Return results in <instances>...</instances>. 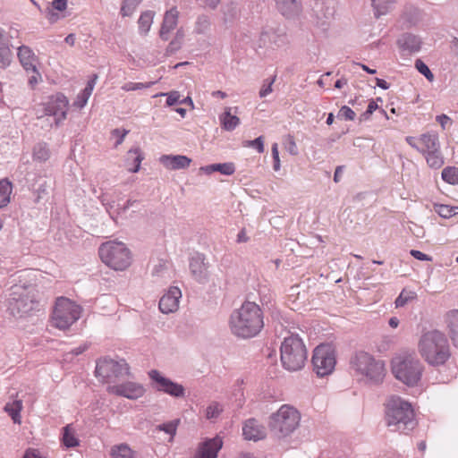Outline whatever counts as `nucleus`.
Listing matches in <instances>:
<instances>
[{
  "label": "nucleus",
  "mask_w": 458,
  "mask_h": 458,
  "mask_svg": "<svg viewBox=\"0 0 458 458\" xmlns=\"http://www.w3.org/2000/svg\"><path fill=\"white\" fill-rule=\"evenodd\" d=\"M263 311L254 301H246L229 318V328L239 338L256 336L264 327Z\"/></svg>",
  "instance_id": "f257e3e1"
},
{
  "label": "nucleus",
  "mask_w": 458,
  "mask_h": 458,
  "mask_svg": "<svg viewBox=\"0 0 458 458\" xmlns=\"http://www.w3.org/2000/svg\"><path fill=\"white\" fill-rule=\"evenodd\" d=\"M351 374L360 382L377 385L386 376L385 362L376 359L372 354L360 351L350 359Z\"/></svg>",
  "instance_id": "f03ea898"
},
{
  "label": "nucleus",
  "mask_w": 458,
  "mask_h": 458,
  "mask_svg": "<svg viewBox=\"0 0 458 458\" xmlns=\"http://www.w3.org/2000/svg\"><path fill=\"white\" fill-rule=\"evenodd\" d=\"M418 351L432 366L443 365L451 355L448 340L439 330L424 332L419 340Z\"/></svg>",
  "instance_id": "7ed1b4c3"
},
{
  "label": "nucleus",
  "mask_w": 458,
  "mask_h": 458,
  "mask_svg": "<svg viewBox=\"0 0 458 458\" xmlns=\"http://www.w3.org/2000/svg\"><path fill=\"white\" fill-rule=\"evenodd\" d=\"M386 420L392 431L406 433L417 426L411 404L399 396H391L386 407Z\"/></svg>",
  "instance_id": "20e7f679"
},
{
  "label": "nucleus",
  "mask_w": 458,
  "mask_h": 458,
  "mask_svg": "<svg viewBox=\"0 0 458 458\" xmlns=\"http://www.w3.org/2000/svg\"><path fill=\"white\" fill-rule=\"evenodd\" d=\"M301 413L292 405L283 404L268 419V428L276 438L291 436L300 426Z\"/></svg>",
  "instance_id": "39448f33"
},
{
  "label": "nucleus",
  "mask_w": 458,
  "mask_h": 458,
  "mask_svg": "<svg viewBox=\"0 0 458 458\" xmlns=\"http://www.w3.org/2000/svg\"><path fill=\"white\" fill-rule=\"evenodd\" d=\"M280 352L282 365L289 371L301 369L307 360V349L297 335H291L284 339Z\"/></svg>",
  "instance_id": "423d86ee"
},
{
  "label": "nucleus",
  "mask_w": 458,
  "mask_h": 458,
  "mask_svg": "<svg viewBox=\"0 0 458 458\" xmlns=\"http://www.w3.org/2000/svg\"><path fill=\"white\" fill-rule=\"evenodd\" d=\"M423 365L413 354H401L392 360V372L399 381L413 386L420 380Z\"/></svg>",
  "instance_id": "0eeeda50"
},
{
  "label": "nucleus",
  "mask_w": 458,
  "mask_h": 458,
  "mask_svg": "<svg viewBox=\"0 0 458 458\" xmlns=\"http://www.w3.org/2000/svg\"><path fill=\"white\" fill-rule=\"evenodd\" d=\"M101 260L114 270H124L131 264V252L122 242L110 241L99 247Z\"/></svg>",
  "instance_id": "6e6552de"
},
{
  "label": "nucleus",
  "mask_w": 458,
  "mask_h": 458,
  "mask_svg": "<svg viewBox=\"0 0 458 458\" xmlns=\"http://www.w3.org/2000/svg\"><path fill=\"white\" fill-rule=\"evenodd\" d=\"M81 308L65 297H59L52 314V323L56 328L65 330L81 317Z\"/></svg>",
  "instance_id": "1a4fd4ad"
},
{
  "label": "nucleus",
  "mask_w": 458,
  "mask_h": 458,
  "mask_svg": "<svg viewBox=\"0 0 458 458\" xmlns=\"http://www.w3.org/2000/svg\"><path fill=\"white\" fill-rule=\"evenodd\" d=\"M13 295L17 296L13 298V301L10 304L13 313L16 312L21 317L32 311L39 310L41 298L35 287L30 286L22 289L18 287L13 292Z\"/></svg>",
  "instance_id": "9d476101"
},
{
  "label": "nucleus",
  "mask_w": 458,
  "mask_h": 458,
  "mask_svg": "<svg viewBox=\"0 0 458 458\" xmlns=\"http://www.w3.org/2000/svg\"><path fill=\"white\" fill-rule=\"evenodd\" d=\"M96 377L101 378L103 382H109L114 379L130 375V367L125 360H114L103 358L97 361Z\"/></svg>",
  "instance_id": "9b49d317"
},
{
  "label": "nucleus",
  "mask_w": 458,
  "mask_h": 458,
  "mask_svg": "<svg viewBox=\"0 0 458 458\" xmlns=\"http://www.w3.org/2000/svg\"><path fill=\"white\" fill-rule=\"evenodd\" d=\"M335 349L330 344H320L313 352L312 365L314 372L320 377L330 375L335 367Z\"/></svg>",
  "instance_id": "f8f14e48"
},
{
  "label": "nucleus",
  "mask_w": 458,
  "mask_h": 458,
  "mask_svg": "<svg viewBox=\"0 0 458 458\" xmlns=\"http://www.w3.org/2000/svg\"><path fill=\"white\" fill-rule=\"evenodd\" d=\"M149 378L156 383V389L164 392L174 397H183L185 389L182 385L175 383L161 375L157 369H152L148 372Z\"/></svg>",
  "instance_id": "ddd939ff"
},
{
  "label": "nucleus",
  "mask_w": 458,
  "mask_h": 458,
  "mask_svg": "<svg viewBox=\"0 0 458 458\" xmlns=\"http://www.w3.org/2000/svg\"><path fill=\"white\" fill-rule=\"evenodd\" d=\"M106 390L109 394L123 396L131 400L138 399L145 393V389L141 384L131 381L119 385L108 386Z\"/></svg>",
  "instance_id": "4468645a"
},
{
  "label": "nucleus",
  "mask_w": 458,
  "mask_h": 458,
  "mask_svg": "<svg viewBox=\"0 0 458 458\" xmlns=\"http://www.w3.org/2000/svg\"><path fill=\"white\" fill-rule=\"evenodd\" d=\"M182 292L178 287H170L165 294L159 301V310L162 313L168 314L174 312L179 308V301Z\"/></svg>",
  "instance_id": "2eb2a0df"
},
{
  "label": "nucleus",
  "mask_w": 458,
  "mask_h": 458,
  "mask_svg": "<svg viewBox=\"0 0 458 458\" xmlns=\"http://www.w3.org/2000/svg\"><path fill=\"white\" fill-rule=\"evenodd\" d=\"M190 271L197 282L200 284L208 282V265L205 263V257L203 254H197L191 259Z\"/></svg>",
  "instance_id": "dca6fc26"
},
{
  "label": "nucleus",
  "mask_w": 458,
  "mask_h": 458,
  "mask_svg": "<svg viewBox=\"0 0 458 458\" xmlns=\"http://www.w3.org/2000/svg\"><path fill=\"white\" fill-rule=\"evenodd\" d=\"M276 10L285 18L293 19L302 13L301 0H274Z\"/></svg>",
  "instance_id": "f3484780"
},
{
  "label": "nucleus",
  "mask_w": 458,
  "mask_h": 458,
  "mask_svg": "<svg viewBox=\"0 0 458 458\" xmlns=\"http://www.w3.org/2000/svg\"><path fill=\"white\" fill-rule=\"evenodd\" d=\"M242 435L246 440L259 441L266 437L267 432L263 425L255 419H249L242 427Z\"/></svg>",
  "instance_id": "a211bd4d"
},
{
  "label": "nucleus",
  "mask_w": 458,
  "mask_h": 458,
  "mask_svg": "<svg viewBox=\"0 0 458 458\" xmlns=\"http://www.w3.org/2000/svg\"><path fill=\"white\" fill-rule=\"evenodd\" d=\"M179 12L175 7L166 11L161 28L159 30V37L162 40L167 41L170 38V33L177 27Z\"/></svg>",
  "instance_id": "6ab92c4d"
},
{
  "label": "nucleus",
  "mask_w": 458,
  "mask_h": 458,
  "mask_svg": "<svg viewBox=\"0 0 458 458\" xmlns=\"http://www.w3.org/2000/svg\"><path fill=\"white\" fill-rule=\"evenodd\" d=\"M68 104V99L64 94L53 95L46 104L45 114H66Z\"/></svg>",
  "instance_id": "aec40b11"
},
{
  "label": "nucleus",
  "mask_w": 458,
  "mask_h": 458,
  "mask_svg": "<svg viewBox=\"0 0 458 458\" xmlns=\"http://www.w3.org/2000/svg\"><path fill=\"white\" fill-rule=\"evenodd\" d=\"M160 163L168 170H181L188 168L192 160L184 155H163Z\"/></svg>",
  "instance_id": "412c9836"
},
{
  "label": "nucleus",
  "mask_w": 458,
  "mask_h": 458,
  "mask_svg": "<svg viewBox=\"0 0 458 458\" xmlns=\"http://www.w3.org/2000/svg\"><path fill=\"white\" fill-rule=\"evenodd\" d=\"M17 55L26 72H36L37 57L30 47L27 46L19 47Z\"/></svg>",
  "instance_id": "4be33fe9"
},
{
  "label": "nucleus",
  "mask_w": 458,
  "mask_h": 458,
  "mask_svg": "<svg viewBox=\"0 0 458 458\" xmlns=\"http://www.w3.org/2000/svg\"><path fill=\"white\" fill-rule=\"evenodd\" d=\"M397 45L403 50L418 52L420 49L421 41L419 37L411 33H405L398 38Z\"/></svg>",
  "instance_id": "5701e85b"
},
{
  "label": "nucleus",
  "mask_w": 458,
  "mask_h": 458,
  "mask_svg": "<svg viewBox=\"0 0 458 458\" xmlns=\"http://www.w3.org/2000/svg\"><path fill=\"white\" fill-rule=\"evenodd\" d=\"M97 80L98 75L94 74L92 78L88 81L86 87L78 94L76 99L72 103V106L81 109L87 104L89 97L92 94Z\"/></svg>",
  "instance_id": "b1692460"
},
{
  "label": "nucleus",
  "mask_w": 458,
  "mask_h": 458,
  "mask_svg": "<svg viewBox=\"0 0 458 458\" xmlns=\"http://www.w3.org/2000/svg\"><path fill=\"white\" fill-rule=\"evenodd\" d=\"M419 140L421 143L420 152L423 155L430 152V150H437V148H440L438 137L435 133L422 134Z\"/></svg>",
  "instance_id": "393cba45"
},
{
  "label": "nucleus",
  "mask_w": 458,
  "mask_h": 458,
  "mask_svg": "<svg viewBox=\"0 0 458 458\" xmlns=\"http://www.w3.org/2000/svg\"><path fill=\"white\" fill-rule=\"evenodd\" d=\"M395 0H371L374 16L378 19L390 13L395 4Z\"/></svg>",
  "instance_id": "a878e982"
},
{
  "label": "nucleus",
  "mask_w": 458,
  "mask_h": 458,
  "mask_svg": "<svg viewBox=\"0 0 458 458\" xmlns=\"http://www.w3.org/2000/svg\"><path fill=\"white\" fill-rule=\"evenodd\" d=\"M12 53L8 40L5 38L4 30L0 28V67L10 64Z\"/></svg>",
  "instance_id": "bb28decb"
},
{
  "label": "nucleus",
  "mask_w": 458,
  "mask_h": 458,
  "mask_svg": "<svg viewBox=\"0 0 458 458\" xmlns=\"http://www.w3.org/2000/svg\"><path fill=\"white\" fill-rule=\"evenodd\" d=\"M281 38L273 30L262 31L258 41L259 47H270L271 45L280 46Z\"/></svg>",
  "instance_id": "cd10ccee"
},
{
  "label": "nucleus",
  "mask_w": 458,
  "mask_h": 458,
  "mask_svg": "<svg viewBox=\"0 0 458 458\" xmlns=\"http://www.w3.org/2000/svg\"><path fill=\"white\" fill-rule=\"evenodd\" d=\"M155 13L153 11L143 12L138 21L140 34L146 36L153 23Z\"/></svg>",
  "instance_id": "c85d7f7f"
},
{
  "label": "nucleus",
  "mask_w": 458,
  "mask_h": 458,
  "mask_svg": "<svg viewBox=\"0 0 458 458\" xmlns=\"http://www.w3.org/2000/svg\"><path fill=\"white\" fill-rule=\"evenodd\" d=\"M51 4L52 7H47L45 13L49 21L54 23L59 19L58 14L54 11H64L67 8V0H53Z\"/></svg>",
  "instance_id": "c756f323"
},
{
  "label": "nucleus",
  "mask_w": 458,
  "mask_h": 458,
  "mask_svg": "<svg viewBox=\"0 0 458 458\" xmlns=\"http://www.w3.org/2000/svg\"><path fill=\"white\" fill-rule=\"evenodd\" d=\"M450 335L454 344L458 346V310L451 311L447 317Z\"/></svg>",
  "instance_id": "7c9ffc66"
},
{
  "label": "nucleus",
  "mask_w": 458,
  "mask_h": 458,
  "mask_svg": "<svg viewBox=\"0 0 458 458\" xmlns=\"http://www.w3.org/2000/svg\"><path fill=\"white\" fill-rule=\"evenodd\" d=\"M427 164L434 169H438L444 165V157L440 151V148L437 150H430V152L424 154Z\"/></svg>",
  "instance_id": "2f4dec72"
},
{
  "label": "nucleus",
  "mask_w": 458,
  "mask_h": 458,
  "mask_svg": "<svg viewBox=\"0 0 458 458\" xmlns=\"http://www.w3.org/2000/svg\"><path fill=\"white\" fill-rule=\"evenodd\" d=\"M112 458H134V452L127 444L114 445L111 449Z\"/></svg>",
  "instance_id": "473e14b6"
},
{
  "label": "nucleus",
  "mask_w": 458,
  "mask_h": 458,
  "mask_svg": "<svg viewBox=\"0 0 458 458\" xmlns=\"http://www.w3.org/2000/svg\"><path fill=\"white\" fill-rule=\"evenodd\" d=\"M12 183L7 179L0 180V208L10 202Z\"/></svg>",
  "instance_id": "72a5a7b5"
},
{
  "label": "nucleus",
  "mask_w": 458,
  "mask_h": 458,
  "mask_svg": "<svg viewBox=\"0 0 458 458\" xmlns=\"http://www.w3.org/2000/svg\"><path fill=\"white\" fill-rule=\"evenodd\" d=\"M133 158V166H130L128 165V171L131 173H137L140 168L141 161L143 160V156L139 148L130 149L127 153V161L130 158Z\"/></svg>",
  "instance_id": "f704fd0d"
},
{
  "label": "nucleus",
  "mask_w": 458,
  "mask_h": 458,
  "mask_svg": "<svg viewBox=\"0 0 458 458\" xmlns=\"http://www.w3.org/2000/svg\"><path fill=\"white\" fill-rule=\"evenodd\" d=\"M22 408L21 401H14L13 403H8L4 406V411L12 417L14 423L21 422V415L20 412Z\"/></svg>",
  "instance_id": "c9c22d12"
},
{
  "label": "nucleus",
  "mask_w": 458,
  "mask_h": 458,
  "mask_svg": "<svg viewBox=\"0 0 458 458\" xmlns=\"http://www.w3.org/2000/svg\"><path fill=\"white\" fill-rule=\"evenodd\" d=\"M50 157V150L46 143H38L33 148V159L45 162Z\"/></svg>",
  "instance_id": "e433bc0d"
},
{
  "label": "nucleus",
  "mask_w": 458,
  "mask_h": 458,
  "mask_svg": "<svg viewBox=\"0 0 458 458\" xmlns=\"http://www.w3.org/2000/svg\"><path fill=\"white\" fill-rule=\"evenodd\" d=\"M63 443L68 448L79 445V440L75 436V432L69 425L64 428Z\"/></svg>",
  "instance_id": "4c0bfd02"
},
{
  "label": "nucleus",
  "mask_w": 458,
  "mask_h": 458,
  "mask_svg": "<svg viewBox=\"0 0 458 458\" xmlns=\"http://www.w3.org/2000/svg\"><path fill=\"white\" fill-rule=\"evenodd\" d=\"M442 179L449 184H458V168L447 166L442 171Z\"/></svg>",
  "instance_id": "58836bf2"
},
{
  "label": "nucleus",
  "mask_w": 458,
  "mask_h": 458,
  "mask_svg": "<svg viewBox=\"0 0 458 458\" xmlns=\"http://www.w3.org/2000/svg\"><path fill=\"white\" fill-rule=\"evenodd\" d=\"M142 0H123L121 14L123 17L131 16Z\"/></svg>",
  "instance_id": "ea45409f"
},
{
  "label": "nucleus",
  "mask_w": 458,
  "mask_h": 458,
  "mask_svg": "<svg viewBox=\"0 0 458 458\" xmlns=\"http://www.w3.org/2000/svg\"><path fill=\"white\" fill-rule=\"evenodd\" d=\"M210 28V20L206 15H201L197 19L195 24V32L197 34H205Z\"/></svg>",
  "instance_id": "a19ab883"
},
{
  "label": "nucleus",
  "mask_w": 458,
  "mask_h": 458,
  "mask_svg": "<svg viewBox=\"0 0 458 458\" xmlns=\"http://www.w3.org/2000/svg\"><path fill=\"white\" fill-rule=\"evenodd\" d=\"M240 123L239 116H222L221 125L225 131L234 130Z\"/></svg>",
  "instance_id": "79ce46f5"
},
{
  "label": "nucleus",
  "mask_w": 458,
  "mask_h": 458,
  "mask_svg": "<svg viewBox=\"0 0 458 458\" xmlns=\"http://www.w3.org/2000/svg\"><path fill=\"white\" fill-rule=\"evenodd\" d=\"M222 411V406L218 403L213 402L206 409V418L208 420L216 419Z\"/></svg>",
  "instance_id": "37998d69"
},
{
  "label": "nucleus",
  "mask_w": 458,
  "mask_h": 458,
  "mask_svg": "<svg viewBox=\"0 0 458 458\" xmlns=\"http://www.w3.org/2000/svg\"><path fill=\"white\" fill-rule=\"evenodd\" d=\"M216 172H219L225 175H232L235 172V166L233 163H222L215 164Z\"/></svg>",
  "instance_id": "c03bdc74"
},
{
  "label": "nucleus",
  "mask_w": 458,
  "mask_h": 458,
  "mask_svg": "<svg viewBox=\"0 0 458 458\" xmlns=\"http://www.w3.org/2000/svg\"><path fill=\"white\" fill-rule=\"evenodd\" d=\"M414 298V293L405 292L404 290L396 298L394 304L396 308L403 307L409 301Z\"/></svg>",
  "instance_id": "a18cd8bd"
},
{
  "label": "nucleus",
  "mask_w": 458,
  "mask_h": 458,
  "mask_svg": "<svg viewBox=\"0 0 458 458\" xmlns=\"http://www.w3.org/2000/svg\"><path fill=\"white\" fill-rule=\"evenodd\" d=\"M435 211L444 218H450L453 216L452 212L454 210L453 209L452 206L449 205H444V204H436L434 206Z\"/></svg>",
  "instance_id": "49530a36"
},
{
  "label": "nucleus",
  "mask_w": 458,
  "mask_h": 458,
  "mask_svg": "<svg viewBox=\"0 0 458 458\" xmlns=\"http://www.w3.org/2000/svg\"><path fill=\"white\" fill-rule=\"evenodd\" d=\"M177 421H169L157 426V429L164 431L173 437L176 434Z\"/></svg>",
  "instance_id": "de8ad7c7"
},
{
  "label": "nucleus",
  "mask_w": 458,
  "mask_h": 458,
  "mask_svg": "<svg viewBox=\"0 0 458 458\" xmlns=\"http://www.w3.org/2000/svg\"><path fill=\"white\" fill-rule=\"evenodd\" d=\"M284 145L285 149L293 156H296L298 154V148L296 146L294 138L288 134L285 136L284 140Z\"/></svg>",
  "instance_id": "09e8293b"
},
{
  "label": "nucleus",
  "mask_w": 458,
  "mask_h": 458,
  "mask_svg": "<svg viewBox=\"0 0 458 458\" xmlns=\"http://www.w3.org/2000/svg\"><path fill=\"white\" fill-rule=\"evenodd\" d=\"M415 67L428 80H429V81L433 80L434 75L431 72V71L429 70V68L428 67V65L424 62H422L420 59H417L416 62H415Z\"/></svg>",
  "instance_id": "8fccbe9b"
},
{
  "label": "nucleus",
  "mask_w": 458,
  "mask_h": 458,
  "mask_svg": "<svg viewBox=\"0 0 458 458\" xmlns=\"http://www.w3.org/2000/svg\"><path fill=\"white\" fill-rule=\"evenodd\" d=\"M244 147H250L257 149L259 153L264 152V140L262 136L256 138L253 140H248L244 143Z\"/></svg>",
  "instance_id": "3c124183"
},
{
  "label": "nucleus",
  "mask_w": 458,
  "mask_h": 458,
  "mask_svg": "<svg viewBox=\"0 0 458 458\" xmlns=\"http://www.w3.org/2000/svg\"><path fill=\"white\" fill-rule=\"evenodd\" d=\"M153 83H141V82H127L122 89L125 91L138 90L142 89L149 88Z\"/></svg>",
  "instance_id": "603ef678"
},
{
  "label": "nucleus",
  "mask_w": 458,
  "mask_h": 458,
  "mask_svg": "<svg viewBox=\"0 0 458 458\" xmlns=\"http://www.w3.org/2000/svg\"><path fill=\"white\" fill-rule=\"evenodd\" d=\"M129 130L125 129H114L111 131V135L113 137H116V142L114 144V147L117 148L120 144L123 143L124 137L128 134Z\"/></svg>",
  "instance_id": "864d4df0"
},
{
  "label": "nucleus",
  "mask_w": 458,
  "mask_h": 458,
  "mask_svg": "<svg viewBox=\"0 0 458 458\" xmlns=\"http://www.w3.org/2000/svg\"><path fill=\"white\" fill-rule=\"evenodd\" d=\"M275 81V78L271 80H265L264 83L259 90V97L260 98H266L267 95H269L272 92V85Z\"/></svg>",
  "instance_id": "5fc2aeb1"
},
{
  "label": "nucleus",
  "mask_w": 458,
  "mask_h": 458,
  "mask_svg": "<svg viewBox=\"0 0 458 458\" xmlns=\"http://www.w3.org/2000/svg\"><path fill=\"white\" fill-rule=\"evenodd\" d=\"M87 349H88V344H85L80 345V346L72 349L71 352H66L64 354V360H71L73 358V356H77V355L81 354Z\"/></svg>",
  "instance_id": "6e6d98bb"
},
{
  "label": "nucleus",
  "mask_w": 458,
  "mask_h": 458,
  "mask_svg": "<svg viewBox=\"0 0 458 458\" xmlns=\"http://www.w3.org/2000/svg\"><path fill=\"white\" fill-rule=\"evenodd\" d=\"M163 95L167 96V98H166L167 106H171L175 104H180L181 95L178 91H171L169 93L163 94Z\"/></svg>",
  "instance_id": "4d7b16f0"
},
{
  "label": "nucleus",
  "mask_w": 458,
  "mask_h": 458,
  "mask_svg": "<svg viewBox=\"0 0 458 458\" xmlns=\"http://www.w3.org/2000/svg\"><path fill=\"white\" fill-rule=\"evenodd\" d=\"M272 157L274 160L273 168L275 171H278L280 169V158L278 153V145L277 143H274L272 145Z\"/></svg>",
  "instance_id": "13d9d810"
},
{
  "label": "nucleus",
  "mask_w": 458,
  "mask_h": 458,
  "mask_svg": "<svg viewBox=\"0 0 458 458\" xmlns=\"http://www.w3.org/2000/svg\"><path fill=\"white\" fill-rule=\"evenodd\" d=\"M410 254L416 259L418 260H422V261H431L432 260V258L420 250H411L410 251Z\"/></svg>",
  "instance_id": "bf43d9fd"
},
{
  "label": "nucleus",
  "mask_w": 458,
  "mask_h": 458,
  "mask_svg": "<svg viewBox=\"0 0 458 458\" xmlns=\"http://www.w3.org/2000/svg\"><path fill=\"white\" fill-rule=\"evenodd\" d=\"M366 101V109L362 113V114H372L378 108V106L377 102L373 99H368Z\"/></svg>",
  "instance_id": "052dcab7"
},
{
  "label": "nucleus",
  "mask_w": 458,
  "mask_h": 458,
  "mask_svg": "<svg viewBox=\"0 0 458 458\" xmlns=\"http://www.w3.org/2000/svg\"><path fill=\"white\" fill-rule=\"evenodd\" d=\"M181 46L177 40H172L166 47L165 53L167 55H173L181 48Z\"/></svg>",
  "instance_id": "680f3d73"
},
{
  "label": "nucleus",
  "mask_w": 458,
  "mask_h": 458,
  "mask_svg": "<svg viewBox=\"0 0 458 458\" xmlns=\"http://www.w3.org/2000/svg\"><path fill=\"white\" fill-rule=\"evenodd\" d=\"M360 112V108L355 107V110L352 109L347 106H344L338 112V114H355L356 113Z\"/></svg>",
  "instance_id": "e2e57ef3"
},
{
  "label": "nucleus",
  "mask_w": 458,
  "mask_h": 458,
  "mask_svg": "<svg viewBox=\"0 0 458 458\" xmlns=\"http://www.w3.org/2000/svg\"><path fill=\"white\" fill-rule=\"evenodd\" d=\"M437 120L443 129H445L452 124L450 116H437Z\"/></svg>",
  "instance_id": "0e129e2a"
},
{
  "label": "nucleus",
  "mask_w": 458,
  "mask_h": 458,
  "mask_svg": "<svg viewBox=\"0 0 458 458\" xmlns=\"http://www.w3.org/2000/svg\"><path fill=\"white\" fill-rule=\"evenodd\" d=\"M237 8L236 6H231L228 13H225V21H227L228 20H233L237 17Z\"/></svg>",
  "instance_id": "69168bd1"
},
{
  "label": "nucleus",
  "mask_w": 458,
  "mask_h": 458,
  "mask_svg": "<svg viewBox=\"0 0 458 458\" xmlns=\"http://www.w3.org/2000/svg\"><path fill=\"white\" fill-rule=\"evenodd\" d=\"M352 106L360 108V112H362V109L364 106H366L367 101L364 98H355L353 101L351 102Z\"/></svg>",
  "instance_id": "338daca9"
},
{
  "label": "nucleus",
  "mask_w": 458,
  "mask_h": 458,
  "mask_svg": "<svg viewBox=\"0 0 458 458\" xmlns=\"http://www.w3.org/2000/svg\"><path fill=\"white\" fill-rule=\"evenodd\" d=\"M249 241V237L246 234V230L242 228L237 234V242H247Z\"/></svg>",
  "instance_id": "774afa93"
}]
</instances>
